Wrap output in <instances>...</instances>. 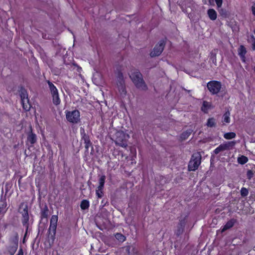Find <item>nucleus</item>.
I'll list each match as a JSON object with an SVG mask.
<instances>
[{
    "label": "nucleus",
    "instance_id": "a18cd8bd",
    "mask_svg": "<svg viewBox=\"0 0 255 255\" xmlns=\"http://www.w3.org/2000/svg\"><path fill=\"white\" fill-rule=\"evenodd\" d=\"M27 230L26 229V231H27ZM26 233H27V232H26ZM26 235V233H25V236Z\"/></svg>",
    "mask_w": 255,
    "mask_h": 255
},
{
    "label": "nucleus",
    "instance_id": "7ed1b4c3",
    "mask_svg": "<svg viewBox=\"0 0 255 255\" xmlns=\"http://www.w3.org/2000/svg\"><path fill=\"white\" fill-rule=\"evenodd\" d=\"M201 155L200 152H196L194 153L191 158L188 164L189 171L196 170L201 164Z\"/></svg>",
    "mask_w": 255,
    "mask_h": 255
},
{
    "label": "nucleus",
    "instance_id": "e433bc0d",
    "mask_svg": "<svg viewBox=\"0 0 255 255\" xmlns=\"http://www.w3.org/2000/svg\"><path fill=\"white\" fill-rule=\"evenodd\" d=\"M254 174V173L252 170H248L247 173V178L249 180L251 179V178L253 177Z\"/></svg>",
    "mask_w": 255,
    "mask_h": 255
},
{
    "label": "nucleus",
    "instance_id": "f03ea898",
    "mask_svg": "<svg viewBox=\"0 0 255 255\" xmlns=\"http://www.w3.org/2000/svg\"><path fill=\"white\" fill-rule=\"evenodd\" d=\"M58 221V216L56 215H53L50 219V226L48 229V241L51 244L54 243L55 240V236L56 234V231L57 228Z\"/></svg>",
    "mask_w": 255,
    "mask_h": 255
},
{
    "label": "nucleus",
    "instance_id": "20e7f679",
    "mask_svg": "<svg viewBox=\"0 0 255 255\" xmlns=\"http://www.w3.org/2000/svg\"><path fill=\"white\" fill-rule=\"evenodd\" d=\"M117 88L121 95H125L127 91L126 90L125 80L123 75L121 72L118 73L117 78Z\"/></svg>",
    "mask_w": 255,
    "mask_h": 255
},
{
    "label": "nucleus",
    "instance_id": "423d86ee",
    "mask_svg": "<svg viewBox=\"0 0 255 255\" xmlns=\"http://www.w3.org/2000/svg\"><path fill=\"white\" fill-rule=\"evenodd\" d=\"M221 82L216 81H212L207 84V88L212 94L218 93L221 90Z\"/></svg>",
    "mask_w": 255,
    "mask_h": 255
},
{
    "label": "nucleus",
    "instance_id": "bb28decb",
    "mask_svg": "<svg viewBox=\"0 0 255 255\" xmlns=\"http://www.w3.org/2000/svg\"><path fill=\"white\" fill-rule=\"evenodd\" d=\"M80 207L83 210L87 209L89 207V201L87 200H83L81 203Z\"/></svg>",
    "mask_w": 255,
    "mask_h": 255
},
{
    "label": "nucleus",
    "instance_id": "9d476101",
    "mask_svg": "<svg viewBox=\"0 0 255 255\" xmlns=\"http://www.w3.org/2000/svg\"><path fill=\"white\" fill-rule=\"evenodd\" d=\"M105 179L106 176L105 175L101 176L99 179V185L96 191V195L99 198H101L103 197V189L104 188Z\"/></svg>",
    "mask_w": 255,
    "mask_h": 255
},
{
    "label": "nucleus",
    "instance_id": "ea45409f",
    "mask_svg": "<svg viewBox=\"0 0 255 255\" xmlns=\"http://www.w3.org/2000/svg\"><path fill=\"white\" fill-rule=\"evenodd\" d=\"M218 8H220L222 4L223 0H215Z\"/></svg>",
    "mask_w": 255,
    "mask_h": 255
},
{
    "label": "nucleus",
    "instance_id": "4be33fe9",
    "mask_svg": "<svg viewBox=\"0 0 255 255\" xmlns=\"http://www.w3.org/2000/svg\"><path fill=\"white\" fill-rule=\"evenodd\" d=\"M218 12L220 15L223 17L226 18L229 15V13L227 10L222 8L221 7L220 8H218Z\"/></svg>",
    "mask_w": 255,
    "mask_h": 255
},
{
    "label": "nucleus",
    "instance_id": "c756f323",
    "mask_svg": "<svg viewBox=\"0 0 255 255\" xmlns=\"http://www.w3.org/2000/svg\"><path fill=\"white\" fill-rule=\"evenodd\" d=\"M115 236L116 239L121 242H124L126 239V237L121 233H117Z\"/></svg>",
    "mask_w": 255,
    "mask_h": 255
},
{
    "label": "nucleus",
    "instance_id": "4468645a",
    "mask_svg": "<svg viewBox=\"0 0 255 255\" xmlns=\"http://www.w3.org/2000/svg\"><path fill=\"white\" fill-rule=\"evenodd\" d=\"M18 234L17 233H15L13 236L11 237L9 239L10 244L18 246Z\"/></svg>",
    "mask_w": 255,
    "mask_h": 255
},
{
    "label": "nucleus",
    "instance_id": "4c0bfd02",
    "mask_svg": "<svg viewBox=\"0 0 255 255\" xmlns=\"http://www.w3.org/2000/svg\"><path fill=\"white\" fill-rule=\"evenodd\" d=\"M82 140H84V143H92L91 142V140L90 139L89 135H87V136H86L85 137H84L82 138Z\"/></svg>",
    "mask_w": 255,
    "mask_h": 255
},
{
    "label": "nucleus",
    "instance_id": "393cba45",
    "mask_svg": "<svg viewBox=\"0 0 255 255\" xmlns=\"http://www.w3.org/2000/svg\"><path fill=\"white\" fill-rule=\"evenodd\" d=\"M48 84L49 85V87L50 90L51 95L58 93L57 89H56L55 86L52 84V83L48 81Z\"/></svg>",
    "mask_w": 255,
    "mask_h": 255
},
{
    "label": "nucleus",
    "instance_id": "c9c22d12",
    "mask_svg": "<svg viewBox=\"0 0 255 255\" xmlns=\"http://www.w3.org/2000/svg\"><path fill=\"white\" fill-rule=\"evenodd\" d=\"M186 224V217H184L183 219H181L179 220V222L178 224V225L185 227Z\"/></svg>",
    "mask_w": 255,
    "mask_h": 255
},
{
    "label": "nucleus",
    "instance_id": "6ab92c4d",
    "mask_svg": "<svg viewBox=\"0 0 255 255\" xmlns=\"http://www.w3.org/2000/svg\"><path fill=\"white\" fill-rule=\"evenodd\" d=\"M49 215V210L46 205L42 209L41 212V218H47Z\"/></svg>",
    "mask_w": 255,
    "mask_h": 255
},
{
    "label": "nucleus",
    "instance_id": "dca6fc26",
    "mask_svg": "<svg viewBox=\"0 0 255 255\" xmlns=\"http://www.w3.org/2000/svg\"><path fill=\"white\" fill-rule=\"evenodd\" d=\"M211 108V104L207 102L203 101L202 106L201 107V110L205 113H207L209 109Z\"/></svg>",
    "mask_w": 255,
    "mask_h": 255
},
{
    "label": "nucleus",
    "instance_id": "5701e85b",
    "mask_svg": "<svg viewBox=\"0 0 255 255\" xmlns=\"http://www.w3.org/2000/svg\"><path fill=\"white\" fill-rule=\"evenodd\" d=\"M6 203L1 201V204H0V215L3 214L6 211Z\"/></svg>",
    "mask_w": 255,
    "mask_h": 255
},
{
    "label": "nucleus",
    "instance_id": "ddd939ff",
    "mask_svg": "<svg viewBox=\"0 0 255 255\" xmlns=\"http://www.w3.org/2000/svg\"><path fill=\"white\" fill-rule=\"evenodd\" d=\"M235 222H236V220L233 219L228 221L227 222V223L226 224V225L222 229L221 232H224L225 231H226L227 230L231 228H232V227H233Z\"/></svg>",
    "mask_w": 255,
    "mask_h": 255
},
{
    "label": "nucleus",
    "instance_id": "39448f33",
    "mask_svg": "<svg viewBox=\"0 0 255 255\" xmlns=\"http://www.w3.org/2000/svg\"><path fill=\"white\" fill-rule=\"evenodd\" d=\"M66 117L68 121L73 124H77L80 121V112L78 110L67 112Z\"/></svg>",
    "mask_w": 255,
    "mask_h": 255
},
{
    "label": "nucleus",
    "instance_id": "a211bd4d",
    "mask_svg": "<svg viewBox=\"0 0 255 255\" xmlns=\"http://www.w3.org/2000/svg\"><path fill=\"white\" fill-rule=\"evenodd\" d=\"M18 246H14L13 245L10 244V245L7 247V249L9 253V254L10 255H13L16 252Z\"/></svg>",
    "mask_w": 255,
    "mask_h": 255
},
{
    "label": "nucleus",
    "instance_id": "412c9836",
    "mask_svg": "<svg viewBox=\"0 0 255 255\" xmlns=\"http://www.w3.org/2000/svg\"><path fill=\"white\" fill-rule=\"evenodd\" d=\"M52 96L53 103L56 106L59 105L60 103V100L59 97L58 93H57L56 94H52Z\"/></svg>",
    "mask_w": 255,
    "mask_h": 255
},
{
    "label": "nucleus",
    "instance_id": "a19ab883",
    "mask_svg": "<svg viewBox=\"0 0 255 255\" xmlns=\"http://www.w3.org/2000/svg\"><path fill=\"white\" fill-rule=\"evenodd\" d=\"M85 147L86 148V152H88V148L89 147L91 146L92 147V151L93 150V147L92 146V143H85Z\"/></svg>",
    "mask_w": 255,
    "mask_h": 255
},
{
    "label": "nucleus",
    "instance_id": "58836bf2",
    "mask_svg": "<svg viewBox=\"0 0 255 255\" xmlns=\"http://www.w3.org/2000/svg\"><path fill=\"white\" fill-rule=\"evenodd\" d=\"M80 133L82 135V138L88 135L86 133L84 128L82 127L80 128Z\"/></svg>",
    "mask_w": 255,
    "mask_h": 255
},
{
    "label": "nucleus",
    "instance_id": "c85d7f7f",
    "mask_svg": "<svg viewBox=\"0 0 255 255\" xmlns=\"http://www.w3.org/2000/svg\"><path fill=\"white\" fill-rule=\"evenodd\" d=\"M236 133L233 132L226 133L224 134V137L227 139L234 138L236 137Z\"/></svg>",
    "mask_w": 255,
    "mask_h": 255
},
{
    "label": "nucleus",
    "instance_id": "c03bdc74",
    "mask_svg": "<svg viewBox=\"0 0 255 255\" xmlns=\"http://www.w3.org/2000/svg\"><path fill=\"white\" fill-rule=\"evenodd\" d=\"M184 89V90H185V91H187L188 93H190V90H186V89Z\"/></svg>",
    "mask_w": 255,
    "mask_h": 255
},
{
    "label": "nucleus",
    "instance_id": "aec40b11",
    "mask_svg": "<svg viewBox=\"0 0 255 255\" xmlns=\"http://www.w3.org/2000/svg\"><path fill=\"white\" fill-rule=\"evenodd\" d=\"M193 130L191 129H187L186 131L183 132L180 136L182 140H185L187 139L191 134Z\"/></svg>",
    "mask_w": 255,
    "mask_h": 255
},
{
    "label": "nucleus",
    "instance_id": "a878e982",
    "mask_svg": "<svg viewBox=\"0 0 255 255\" xmlns=\"http://www.w3.org/2000/svg\"><path fill=\"white\" fill-rule=\"evenodd\" d=\"M248 41L252 44L253 50H255V37L254 35H251L248 37Z\"/></svg>",
    "mask_w": 255,
    "mask_h": 255
},
{
    "label": "nucleus",
    "instance_id": "37998d69",
    "mask_svg": "<svg viewBox=\"0 0 255 255\" xmlns=\"http://www.w3.org/2000/svg\"><path fill=\"white\" fill-rule=\"evenodd\" d=\"M252 12L253 14L255 15V7L252 6Z\"/></svg>",
    "mask_w": 255,
    "mask_h": 255
},
{
    "label": "nucleus",
    "instance_id": "cd10ccee",
    "mask_svg": "<svg viewBox=\"0 0 255 255\" xmlns=\"http://www.w3.org/2000/svg\"><path fill=\"white\" fill-rule=\"evenodd\" d=\"M216 124L215 120L214 118H210L208 120L207 126L208 127H215Z\"/></svg>",
    "mask_w": 255,
    "mask_h": 255
},
{
    "label": "nucleus",
    "instance_id": "7c9ffc66",
    "mask_svg": "<svg viewBox=\"0 0 255 255\" xmlns=\"http://www.w3.org/2000/svg\"><path fill=\"white\" fill-rule=\"evenodd\" d=\"M230 113L229 111H227L223 115V121L226 123H230Z\"/></svg>",
    "mask_w": 255,
    "mask_h": 255
},
{
    "label": "nucleus",
    "instance_id": "2eb2a0df",
    "mask_svg": "<svg viewBox=\"0 0 255 255\" xmlns=\"http://www.w3.org/2000/svg\"><path fill=\"white\" fill-rule=\"evenodd\" d=\"M19 95L21 97V100L23 102H24V101H28V95L27 92L24 88H21L20 91H19Z\"/></svg>",
    "mask_w": 255,
    "mask_h": 255
},
{
    "label": "nucleus",
    "instance_id": "6e6552de",
    "mask_svg": "<svg viewBox=\"0 0 255 255\" xmlns=\"http://www.w3.org/2000/svg\"><path fill=\"white\" fill-rule=\"evenodd\" d=\"M235 141H232L221 144L214 150V153L215 154H217L221 151L229 150L230 148L233 147L235 145Z\"/></svg>",
    "mask_w": 255,
    "mask_h": 255
},
{
    "label": "nucleus",
    "instance_id": "79ce46f5",
    "mask_svg": "<svg viewBox=\"0 0 255 255\" xmlns=\"http://www.w3.org/2000/svg\"><path fill=\"white\" fill-rule=\"evenodd\" d=\"M16 255H23V250L21 248L19 250L18 254Z\"/></svg>",
    "mask_w": 255,
    "mask_h": 255
},
{
    "label": "nucleus",
    "instance_id": "0eeeda50",
    "mask_svg": "<svg viewBox=\"0 0 255 255\" xmlns=\"http://www.w3.org/2000/svg\"><path fill=\"white\" fill-rule=\"evenodd\" d=\"M165 42L164 40H160L154 47L152 51L151 52L150 55L151 57H156L160 55L162 52L164 47Z\"/></svg>",
    "mask_w": 255,
    "mask_h": 255
},
{
    "label": "nucleus",
    "instance_id": "1a4fd4ad",
    "mask_svg": "<svg viewBox=\"0 0 255 255\" xmlns=\"http://www.w3.org/2000/svg\"><path fill=\"white\" fill-rule=\"evenodd\" d=\"M20 213L21 214L22 217L21 219L22 225L24 227H25L26 229L27 230L28 228V222L29 219L27 206L25 205L23 210L20 212Z\"/></svg>",
    "mask_w": 255,
    "mask_h": 255
},
{
    "label": "nucleus",
    "instance_id": "f3484780",
    "mask_svg": "<svg viewBox=\"0 0 255 255\" xmlns=\"http://www.w3.org/2000/svg\"><path fill=\"white\" fill-rule=\"evenodd\" d=\"M207 13L210 19L214 20L217 18V12L212 8L209 9L207 11Z\"/></svg>",
    "mask_w": 255,
    "mask_h": 255
},
{
    "label": "nucleus",
    "instance_id": "72a5a7b5",
    "mask_svg": "<svg viewBox=\"0 0 255 255\" xmlns=\"http://www.w3.org/2000/svg\"><path fill=\"white\" fill-rule=\"evenodd\" d=\"M249 194L248 190L245 187H243L241 190V195L242 197H246Z\"/></svg>",
    "mask_w": 255,
    "mask_h": 255
},
{
    "label": "nucleus",
    "instance_id": "f8f14e48",
    "mask_svg": "<svg viewBox=\"0 0 255 255\" xmlns=\"http://www.w3.org/2000/svg\"><path fill=\"white\" fill-rule=\"evenodd\" d=\"M27 140L31 144H33L36 142V135L32 132L31 127H30V131L28 134Z\"/></svg>",
    "mask_w": 255,
    "mask_h": 255
},
{
    "label": "nucleus",
    "instance_id": "2f4dec72",
    "mask_svg": "<svg viewBox=\"0 0 255 255\" xmlns=\"http://www.w3.org/2000/svg\"><path fill=\"white\" fill-rule=\"evenodd\" d=\"M21 103L23 106V108L26 111H28L30 109V105L29 103V100H28V101H24V102H23L22 101H21Z\"/></svg>",
    "mask_w": 255,
    "mask_h": 255
},
{
    "label": "nucleus",
    "instance_id": "9b49d317",
    "mask_svg": "<svg viewBox=\"0 0 255 255\" xmlns=\"http://www.w3.org/2000/svg\"><path fill=\"white\" fill-rule=\"evenodd\" d=\"M238 55L240 56L241 60L243 62H246V54L247 52L246 48L243 45H241L238 50Z\"/></svg>",
    "mask_w": 255,
    "mask_h": 255
},
{
    "label": "nucleus",
    "instance_id": "b1692460",
    "mask_svg": "<svg viewBox=\"0 0 255 255\" xmlns=\"http://www.w3.org/2000/svg\"><path fill=\"white\" fill-rule=\"evenodd\" d=\"M237 160L239 164H244L248 162V158L244 155H242L238 158Z\"/></svg>",
    "mask_w": 255,
    "mask_h": 255
},
{
    "label": "nucleus",
    "instance_id": "f704fd0d",
    "mask_svg": "<svg viewBox=\"0 0 255 255\" xmlns=\"http://www.w3.org/2000/svg\"><path fill=\"white\" fill-rule=\"evenodd\" d=\"M116 144H119L120 146L124 147H126L128 145L127 142L123 140H120V139H117L116 141Z\"/></svg>",
    "mask_w": 255,
    "mask_h": 255
},
{
    "label": "nucleus",
    "instance_id": "f257e3e1",
    "mask_svg": "<svg viewBox=\"0 0 255 255\" xmlns=\"http://www.w3.org/2000/svg\"><path fill=\"white\" fill-rule=\"evenodd\" d=\"M129 77L137 88L144 91L147 89V86L143 79L142 75L138 70H134L132 71Z\"/></svg>",
    "mask_w": 255,
    "mask_h": 255
},
{
    "label": "nucleus",
    "instance_id": "473e14b6",
    "mask_svg": "<svg viewBox=\"0 0 255 255\" xmlns=\"http://www.w3.org/2000/svg\"><path fill=\"white\" fill-rule=\"evenodd\" d=\"M177 229L175 232V234L177 236H179L183 233L184 230V228L179 225H177Z\"/></svg>",
    "mask_w": 255,
    "mask_h": 255
}]
</instances>
